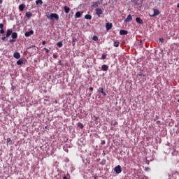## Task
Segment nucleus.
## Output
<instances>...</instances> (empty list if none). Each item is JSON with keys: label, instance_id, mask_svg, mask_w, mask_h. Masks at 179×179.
I'll list each match as a JSON object with an SVG mask.
<instances>
[{"label": "nucleus", "instance_id": "nucleus-1", "mask_svg": "<svg viewBox=\"0 0 179 179\" xmlns=\"http://www.w3.org/2000/svg\"><path fill=\"white\" fill-rule=\"evenodd\" d=\"M46 17L50 20H52L53 19H55V20H59V15L57 13H51L50 15H46Z\"/></svg>", "mask_w": 179, "mask_h": 179}, {"label": "nucleus", "instance_id": "nucleus-2", "mask_svg": "<svg viewBox=\"0 0 179 179\" xmlns=\"http://www.w3.org/2000/svg\"><path fill=\"white\" fill-rule=\"evenodd\" d=\"M114 171L115 173H116V174H120V173L122 171V170L121 169V166L118 165L116 167H115Z\"/></svg>", "mask_w": 179, "mask_h": 179}, {"label": "nucleus", "instance_id": "nucleus-3", "mask_svg": "<svg viewBox=\"0 0 179 179\" xmlns=\"http://www.w3.org/2000/svg\"><path fill=\"white\" fill-rule=\"evenodd\" d=\"M158 15H160V11H159L157 9H154V13L152 14H150V16L153 17L154 16H157Z\"/></svg>", "mask_w": 179, "mask_h": 179}, {"label": "nucleus", "instance_id": "nucleus-4", "mask_svg": "<svg viewBox=\"0 0 179 179\" xmlns=\"http://www.w3.org/2000/svg\"><path fill=\"white\" fill-rule=\"evenodd\" d=\"M95 10L96 14L97 15V16H99V17H100V15H103V10H101V8H96Z\"/></svg>", "mask_w": 179, "mask_h": 179}, {"label": "nucleus", "instance_id": "nucleus-5", "mask_svg": "<svg viewBox=\"0 0 179 179\" xmlns=\"http://www.w3.org/2000/svg\"><path fill=\"white\" fill-rule=\"evenodd\" d=\"M124 22L126 23H129V22H132V16L131 15H129L124 20Z\"/></svg>", "mask_w": 179, "mask_h": 179}, {"label": "nucleus", "instance_id": "nucleus-6", "mask_svg": "<svg viewBox=\"0 0 179 179\" xmlns=\"http://www.w3.org/2000/svg\"><path fill=\"white\" fill-rule=\"evenodd\" d=\"M34 33V31L33 30H31L29 31L25 32L24 36L25 37H30V36H31V34H33Z\"/></svg>", "mask_w": 179, "mask_h": 179}, {"label": "nucleus", "instance_id": "nucleus-7", "mask_svg": "<svg viewBox=\"0 0 179 179\" xmlns=\"http://www.w3.org/2000/svg\"><path fill=\"white\" fill-rule=\"evenodd\" d=\"M106 30H111V28L113 27V24L110 22H108L106 23Z\"/></svg>", "mask_w": 179, "mask_h": 179}, {"label": "nucleus", "instance_id": "nucleus-8", "mask_svg": "<svg viewBox=\"0 0 179 179\" xmlns=\"http://www.w3.org/2000/svg\"><path fill=\"white\" fill-rule=\"evenodd\" d=\"M99 5H100V1L94 2L92 6V8H99Z\"/></svg>", "mask_w": 179, "mask_h": 179}, {"label": "nucleus", "instance_id": "nucleus-9", "mask_svg": "<svg viewBox=\"0 0 179 179\" xmlns=\"http://www.w3.org/2000/svg\"><path fill=\"white\" fill-rule=\"evenodd\" d=\"M101 69L103 71V72H107V71H108V66L103 64L101 66Z\"/></svg>", "mask_w": 179, "mask_h": 179}, {"label": "nucleus", "instance_id": "nucleus-10", "mask_svg": "<svg viewBox=\"0 0 179 179\" xmlns=\"http://www.w3.org/2000/svg\"><path fill=\"white\" fill-rule=\"evenodd\" d=\"M120 36H125V35L128 34V31L120 30Z\"/></svg>", "mask_w": 179, "mask_h": 179}, {"label": "nucleus", "instance_id": "nucleus-11", "mask_svg": "<svg viewBox=\"0 0 179 179\" xmlns=\"http://www.w3.org/2000/svg\"><path fill=\"white\" fill-rule=\"evenodd\" d=\"M24 8H26V6L24 4H21L19 6V10L23 12Z\"/></svg>", "mask_w": 179, "mask_h": 179}, {"label": "nucleus", "instance_id": "nucleus-12", "mask_svg": "<svg viewBox=\"0 0 179 179\" xmlns=\"http://www.w3.org/2000/svg\"><path fill=\"white\" fill-rule=\"evenodd\" d=\"M14 58H15L16 59H19V58H20V53L19 52H15L13 55Z\"/></svg>", "mask_w": 179, "mask_h": 179}, {"label": "nucleus", "instance_id": "nucleus-13", "mask_svg": "<svg viewBox=\"0 0 179 179\" xmlns=\"http://www.w3.org/2000/svg\"><path fill=\"white\" fill-rule=\"evenodd\" d=\"M98 92L99 93H101L103 94V96H106V94L104 92V89L101 87L99 89Z\"/></svg>", "mask_w": 179, "mask_h": 179}, {"label": "nucleus", "instance_id": "nucleus-14", "mask_svg": "<svg viewBox=\"0 0 179 179\" xmlns=\"http://www.w3.org/2000/svg\"><path fill=\"white\" fill-rule=\"evenodd\" d=\"M136 22H137V23H138L139 24H142V23H143V21L142 20V19L139 17L136 18Z\"/></svg>", "mask_w": 179, "mask_h": 179}, {"label": "nucleus", "instance_id": "nucleus-15", "mask_svg": "<svg viewBox=\"0 0 179 179\" xmlns=\"http://www.w3.org/2000/svg\"><path fill=\"white\" fill-rule=\"evenodd\" d=\"M85 19H87L88 20H92V15L87 14L85 15Z\"/></svg>", "mask_w": 179, "mask_h": 179}, {"label": "nucleus", "instance_id": "nucleus-16", "mask_svg": "<svg viewBox=\"0 0 179 179\" xmlns=\"http://www.w3.org/2000/svg\"><path fill=\"white\" fill-rule=\"evenodd\" d=\"M12 34V29H8L6 33V37H9Z\"/></svg>", "mask_w": 179, "mask_h": 179}, {"label": "nucleus", "instance_id": "nucleus-17", "mask_svg": "<svg viewBox=\"0 0 179 179\" xmlns=\"http://www.w3.org/2000/svg\"><path fill=\"white\" fill-rule=\"evenodd\" d=\"M64 10L66 13H69V11L71 10V8L68 6H64Z\"/></svg>", "mask_w": 179, "mask_h": 179}, {"label": "nucleus", "instance_id": "nucleus-18", "mask_svg": "<svg viewBox=\"0 0 179 179\" xmlns=\"http://www.w3.org/2000/svg\"><path fill=\"white\" fill-rule=\"evenodd\" d=\"M36 5H43V0H36Z\"/></svg>", "mask_w": 179, "mask_h": 179}, {"label": "nucleus", "instance_id": "nucleus-19", "mask_svg": "<svg viewBox=\"0 0 179 179\" xmlns=\"http://www.w3.org/2000/svg\"><path fill=\"white\" fill-rule=\"evenodd\" d=\"M80 16H82V13H80V11H78L76 13V17H80Z\"/></svg>", "mask_w": 179, "mask_h": 179}, {"label": "nucleus", "instance_id": "nucleus-20", "mask_svg": "<svg viewBox=\"0 0 179 179\" xmlns=\"http://www.w3.org/2000/svg\"><path fill=\"white\" fill-rule=\"evenodd\" d=\"M11 37H12V38H17V33H16V32L13 33Z\"/></svg>", "mask_w": 179, "mask_h": 179}, {"label": "nucleus", "instance_id": "nucleus-21", "mask_svg": "<svg viewBox=\"0 0 179 179\" xmlns=\"http://www.w3.org/2000/svg\"><path fill=\"white\" fill-rule=\"evenodd\" d=\"M25 15L27 16V17H31L32 14L30 12L26 13Z\"/></svg>", "mask_w": 179, "mask_h": 179}, {"label": "nucleus", "instance_id": "nucleus-22", "mask_svg": "<svg viewBox=\"0 0 179 179\" xmlns=\"http://www.w3.org/2000/svg\"><path fill=\"white\" fill-rule=\"evenodd\" d=\"M57 45L59 48H61L62 47V45H63L62 41L58 42V43H57Z\"/></svg>", "mask_w": 179, "mask_h": 179}, {"label": "nucleus", "instance_id": "nucleus-23", "mask_svg": "<svg viewBox=\"0 0 179 179\" xmlns=\"http://www.w3.org/2000/svg\"><path fill=\"white\" fill-rule=\"evenodd\" d=\"M23 64V60L20 59L17 61V65H22Z\"/></svg>", "mask_w": 179, "mask_h": 179}, {"label": "nucleus", "instance_id": "nucleus-24", "mask_svg": "<svg viewBox=\"0 0 179 179\" xmlns=\"http://www.w3.org/2000/svg\"><path fill=\"white\" fill-rule=\"evenodd\" d=\"M119 45H120V42L118 41L114 42V47H119Z\"/></svg>", "mask_w": 179, "mask_h": 179}, {"label": "nucleus", "instance_id": "nucleus-25", "mask_svg": "<svg viewBox=\"0 0 179 179\" xmlns=\"http://www.w3.org/2000/svg\"><path fill=\"white\" fill-rule=\"evenodd\" d=\"M92 40H94V41H97V40H99V37L96 36H94L92 37Z\"/></svg>", "mask_w": 179, "mask_h": 179}, {"label": "nucleus", "instance_id": "nucleus-26", "mask_svg": "<svg viewBox=\"0 0 179 179\" xmlns=\"http://www.w3.org/2000/svg\"><path fill=\"white\" fill-rule=\"evenodd\" d=\"M159 40L160 43H164V39L163 38H160Z\"/></svg>", "mask_w": 179, "mask_h": 179}, {"label": "nucleus", "instance_id": "nucleus-27", "mask_svg": "<svg viewBox=\"0 0 179 179\" xmlns=\"http://www.w3.org/2000/svg\"><path fill=\"white\" fill-rule=\"evenodd\" d=\"M76 41H78V39L76 38H73V43H76Z\"/></svg>", "mask_w": 179, "mask_h": 179}, {"label": "nucleus", "instance_id": "nucleus-28", "mask_svg": "<svg viewBox=\"0 0 179 179\" xmlns=\"http://www.w3.org/2000/svg\"><path fill=\"white\" fill-rule=\"evenodd\" d=\"M101 58L103 59H106V58H107V56H106V55H102Z\"/></svg>", "mask_w": 179, "mask_h": 179}, {"label": "nucleus", "instance_id": "nucleus-29", "mask_svg": "<svg viewBox=\"0 0 179 179\" xmlns=\"http://www.w3.org/2000/svg\"><path fill=\"white\" fill-rule=\"evenodd\" d=\"M78 127L79 128H83V124L82 123H79Z\"/></svg>", "mask_w": 179, "mask_h": 179}, {"label": "nucleus", "instance_id": "nucleus-30", "mask_svg": "<svg viewBox=\"0 0 179 179\" xmlns=\"http://www.w3.org/2000/svg\"><path fill=\"white\" fill-rule=\"evenodd\" d=\"M0 33H1V34H3V33H5V31H3V29H1L0 30Z\"/></svg>", "mask_w": 179, "mask_h": 179}, {"label": "nucleus", "instance_id": "nucleus-31", "mask_svg": "<svg viewBox=\"0 0 179 179\" xmlns=\"http://www.w3.org/2000/svg\"><path fill=\"white\" fill-rule=\"evenodd\" d=\"M0 29H3V24H0Z\"/></svg>", "mask_w": 179, "mask_h": 179}, {"label": "nucleus", "instance_id": "nucleus-32", "mask_svg": "<svg viewBox=\"0 0 179 179\" xmlns=\"http://www.w3.org/2000/svg\"><path fill=\"white\" fill-rule=\"evenodd\" d=\"M6 38H7L6 36H3L1 38V40L5 41V40H6Z\"/></svg>", "mask_w": 179, "mask_h": 179}, {"label": "nucleus", "instance_id": "nucleus-33", "mask_svg": "<svg viewBox=\"0 0 179 179\" xmlns=\"http://www.w3.org/2000/svg\"><path fill=\"white\" fill-rule=\"evenodd\" d=\"M44 50L46 51V52L48 54V52H50V50L47 48H44Z\"/></svg>", "mask_w": 179, "mask_h": 179}, {"label": "nucleus", "instance_id": "nucleus-34", "mask_svg": "<svg viewBox=\"0 0 179 179\" xmlns=\"http://www.w3.org/2000/svg\"><path fill=\"white\" fill-rule=\"evenodd\" d=\"M145 170L146 171H149V170H150V168H145Z\"/></svg>", "mask_w": 179, "mask_h": 179}, {"label": "nucleus", "instance_id": "nucleus-35", "mask_svg": "<svg viewBox=\"0 0 179 179\" xmlns=\"http://www.w3.org/2000/svg\"><path fill=\"white\" fill-rule=\"evenodd\" d=\"M42 44H43V45H45V41H43L42 42Z\"/></svg>", "mask_w": 179, "mask_h": 179}, {"label": "nucleus", "instance_id": "nucleus-36", "mask_svg": "<svg viewBox=\"0 0 179 179\" xmlns=\"http://www.w3.org/2000/svg\"><path fill=\"white\" fill-rule=\"evenodd\" d=\"M13 41H15L13 39L10 40V43H13Z\"/></svg>", "mask_w": 179, "mask_h": 179}, {"label": "nucleus", "instance_id": "nucleus-37", "mask_svg": "<svg viewBox=\"0 0 179 179\" xmlns=\"http://www.w3.org/2000/svg\"><path fill=\"white\" fill-rule=\"evenodd\" d=\"M53 58L57 59V55H54Z\"/></svg>", "mask_w": 179, "mask_h": 179}, {"label": "nucleus", "instance_id": "nucleus-38", "mask_svg": "<svg viewBox=\"0 0 179 179\" xmlns=\"http://www.w3.org/2000/svg\"><path fill=\"white\" fill-rule=\"evenodd\" d=\"M90 90H91V92H92V90H93V87H90Z\"/></svg>", "mask_w": 179, "mask_h": 179}, {"label": "nucleus", "instance_id": "nucleus-39", "mask_svg": "<svg viewBox=\"0 0 179 179\" xmlns=\"http://www.w3.org/2000/svg\"><path fill=\"white\" fill-rule=\"evenodd\" d=\"M101 143H102V145H104L106 143V141H103L101 142Z\"/></svg>", "mask_w": 179, "mask_h": 179}, {"label": "nucleus", "instance_id": "nucleus-40", "mask_svg": "<svg viewBox=\"0 0 179 179\" xmlns=\"http://www.w3.org/2000/svg\"><path fill=\"white\" fill-rule=\"evenodd\" d=\"M7 142H10V138H8Z\"/></svg>", "mask_w": 179, "mask_h": 179}, {"label": "nucleus", "instance_id": "nucleus-41", "mask_svg": "<svg viewBox=\"0 0 179 179\" xmlns=\"http://www.w3.org/2000/svg\"><path fill=\"white\" fill-rule=\"evenodd\" d=\"M63 179H68V178H66V176H64Z\"/></svg>", "mask_w": 179, "mask_h": 179}, {"label": "nucleus", "instance_id": "nucleus-42", "mask_svg": "<svg viewBox=\"0 0 179 179\" xmlns=\"http://www.w3.org/2000/svg\"><path fill=\"white\" fill-rule=\"evenodd\" d=\"M3 1L2 0H0V3H2Z\"/></svg>", "mask_w": 179, "mask_h": 179}, {"label": "nucleus", "instance_id": "nucleus-43", "mask_svg": "<svg viewBox=\"0 0 179 179\" xmlns=\"http://www.w3.org/2000/svg\"><path fill=\"white\" fill-rule=\"evenodd\" d=\"M177 6H178V8H179V3H178Z\"/></svg>", "mask_w": 179, "mask_h": 179}, {"label": "nucleus", "instance_id": "nucleus-44", "mask_svg": "<svg viewBox=\"0 0 179 179\" xmlns=\"http://www.w3.org/2000/svg\"><path fill=\"white\" fill-rule=\"evenodd\" d=\"M29 1H33V0H29Z\"/></svg>", "mask_w": 179, "mask_h": 179}]
</instances>
